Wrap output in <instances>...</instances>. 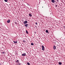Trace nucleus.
Here are the masks:
<instances>
[{
	"instance_id": "1",
	"label": "nucleus",
	"mask_w": 65,
	"mask_h": 65,
	"mask_svg": "<svg viewBox=\"0 0 65 65\" xmlns=\"http://www.w3.org/2000/svg\"><path fill=\"white\" fill-rule=\"evenodd\" d=\"M16 63H18V65H20V62H19V61L18 60H17V61H15Z\"/></svg>"
},
{
	"instance_id": "2",
	"label": "nucleus",
	"mask_w": 65,
	"mask_h": 65,
	"mask_svg": "<svg viewBox=\"0 0 65 65\" xmlns=\"http://www.w3.org/2000/svg\"><path fill=\"white\" fill-rule=\"evenodd\" d=\"M22 56H26V53H24L22 54Z\"/></svg>"
},
{
	"instance_id": "3",
	"label": "nucleus",
	"mask_w": 65,
	"mask_h": 65,
	"mask_svg": "<svg viewBox=\"0 0 65 65\" xmlns=\"http://www.w3.org/2000/svg\"><path fill=\"white\" fill-rule=\"evenodd\" d=\"M27 23H28V22L27 21H26L24 22V24H27Z\"/></svg>"
},
{
	"instance_id": "4",
	"label": "nucleus",
	"mask_w": 65,
	"mask_h": 65,
	"mask_svg": "<svg viewBox=\"0 0 65 65\" xmlns=\"http://www.w3.org/2000/svg\"><path fill=\"white\" fill-rule=\"evenodd\" d=\"M42 50L43 51V50H44V46L43 45H42Z\"/></svg>"
},
{
	"instance_id": "5",
	"label": "nucleus",
	"mask_w": 65,
	"mask_h": 65,
	"mask_svg": "<svg viewBox=\"0 0 65 65\" xmlns=\"http://www.w3.org/2000/svg\"><path fill=\"white\" fill-rule=\"evenodd\" d=\"M10 22V20L9 19L7 21V22L8 23H9Z\"/></svg>"
},
{
	"instance_id": "6",
	"label": "nucleus",
	"mask_w": 65,
	"mask_h": 65,
	"mask_svg": "<svg viewBox=\"0 0 65 65\" xmlns=\"http://www.w3.org/2000/svg\"><path fill=\"white\" fill-rule=\"evenodd\" d=\"M56 48V46H53V49L54 50H55Z\"/></svg>"
},
{
	"instance_id": "7",
	"label": "nucleus",
	"mask_w": 65,
	"mask_h": 65,
	"mask_svg": "<svg viewBox=\"0 0 65 65\" xmlns=\"http://www.w3.org/2000/svg\"><path fill=\"white\" fill-rule=\"evenodd\" d=\"M13 42L15 43H18V41H13Z\"/></svg>"
},
{
	"instance_id": "8",
	"label": "nucleus",
	"mask_w": 65,
	"mask_h": 65,
	"mask_svg": "<svg viewBox=\"0 0 65 65\" xmlns=\"http://www.w3.org/2000/svg\"><path fill=\"white\" fill-rule=\"evenodd\" d=\"M29 17H32V14L31 13H29Z\"/></svg>"
},
{
	"instance_id": "9",
	"label": "nucleus",
	"mask_w": 65,
	"mask_h": 65,
	"mask_svg": "<svg viewBox=\"0 0 65 65\" xmlns=\"http://www.w3.org/2000/svg\"><path fill=\"white\" fill-rule=\"evenodd\" d=\"M51 2L53 3H55V0H52Z\"/></svg>"
},
{
	"instance_id": "10",
	"label": "nucleus",
	"mask_w": 65,
	"mask_h": 65,
	"mask_svg": "<svg viewBox=\"0 0 65 65\" xmlns=\"http://www.w3.org/2000/svg\"><path fill=\"white\" fill-rule=\"evenodd\" d=\"M28 24H26L25 25V26L26 27H28Z\"/></svg>"
},
{
	"instance_id": "11",
	"label": "nucleus",
	"mask_w": 65,
	"mask_h": 65,
	"mask_svg": "<svg viewBox=\"0 0 65 65\" xmlns=\"http://www.w3.org/2000/svg\"><path fill=\"white\" fill-rule=\"evenodd\" d=\"M58 64L59 65H62V63L60 62H59Z\"/></svg>"
},
{
	"instance_id": "12",
	"label": "nucleus",
	"mask_w": 65,
	"mask_h": 65,
	"mask_svg": "<svg viewBox=\"0 0 65 65\" xmlns=\"http://www.w3.org/2000/svg\"><path fill=\"white\" fill-rule=\"evenodd\" d=\"M26 33H27V34H29V33L28 32V31H27V30H26Z\"/></svg>"
},
{
	"instance_id": "13",
	"label": "nucleus",
	"mask_w": 65,
	"mask_h": 65,
	"mask_svg": "<svg viewBox=\"0 0 65 65\" xmlns=\"http://www.w3.org/2000/svg\"><path fill=\"white\" fill-rule=\"evenodd\" d=\"M4 1L5 2H7L8 1V0H4Z\"/></svg>"
},
{
	"instance_id": "14",
	"label": "nucleus",
	"mask_w": 65,
	"mask_h": 65,
	"mask_svg": "<svg viewBox=\"0 0 65 65\" xmlns=\"http://www.w3.org/2000/svg\"><path fill=\"white\" fill-rule=\"evenodd\" d=\"M27 65H30V64L29 63V62L27 63Z\"/></svg>"
},
{
	"instance_id": "15",
	"label": "nucleus",
	"mask_w": 65,
	"mask_h": 65,
	"mask_svg": "<svg viewBox=\"0 0 65 65\" xmlns=\"http://www.w3.org/2000/svg\"><path fill=\"white\" fill-rule=\"evenodd\" d=\"M31 45H34V44H33V43H31Z\"/></svg>"
},
{
	"instance_id": "16",
	"label": "nucleus",
	"mask_w": 65,
	"mask_h": 65,
	"mask_svg": "<svg viewBox=\"0 0 65 65\" xmlns=\"http://www.w3.org/2000/svg\"><path fill=\"white\" fill-rule=\"evenodd\" d=\"M46 33H48V30H46Z\"/></svg>"
},
{
	"instance_id": "17",
	"label": "nucleus",
	"mask_w": 65,
	"mask_h": 65,
	"mask_svg": "<svg viewBox=\"0 0 65 65\" xmlns=\"http://www.w3.org/2000/svg\"><path fill=\"white\" fill-rule=\"evenodd\" d=\"M53 43H54V44H56V42H55V41H53Z\"/></svg>"
},
{
	"instance_id": "18",
	"label": "nucleus",
	"mask_w": 65,
	"mask_h": 65,
	"mask_svg": "<svg viewBox=\"0 0 65 65\" xmlns=\"http://www.w3.org/2000/svg\"><path fill=\"white\" fill-rule=\"evenodd\" d=\"M57 1V2H59V0H56Z\"/></svg>"
},
{
	"instance_id": "19",
	"label": "nucleus",
	"mask_w": 65,
	"mask_h": 65,
	"mask_svg": "<svg viewBox=\"0 0 65 65\" xmlns=\"http://www.w3.org/2000/svg\"><path fill=\"white\" fill-rule=\"evenodd\" d=\"M57 6H58V5H55V7H57Z\"/></svg>"
},
{
	"instance_id": "20",
	"label": "nucleus",
	"mask_w": 65,
	"mask_h": 65,
	"mask_svg": "<svg viewBox=\"0 0 65 65\" xmlns=\"http://www.w3.org/2000/svg\"><path fill=\"white\" fill-rule=\"evenodd\" d=\"M15 24H16V25L17 24V23H16V22H15Z\"/></svg>"
},
{
	"instance_id": "21",
	"label": "nucleus",
	"mask_w": 65,
	"mask_h": 65,
	"mask_svg": "<svg viewBox=\"0 0 65 65\" xmlns=\"http://www.w3.org/2000/svg\"><path fill=\"white\" fill-rule=\"evenodd\" d=\"M36 25H37V22H36Z\"/></svg>"
},
{
	"instance_id": "22",
	"label": "nucleus",
	"mask_w": 65,
	"mask_h": 65,
	"mask_svg": "<svg viewBox=\"0 0 65 65\" xmlns=\"http://www.w3.org/2000/svg\"><path fill=\"white\" fill-rule=\"evenodd\" d=\"M3 53L4 54H5V52H3Z\"/></svg>"
},
{
	"instance_id": "23",
	"label": "nucleus",
	"mask_w": 65,
	"mask_h": 65,
	"mask_svg": "<svg viewBox=\"0 0 65 65\" xmlns=\"http://www.w3.org/2000/svg\"><path fill=\"white\" fill-rule=\"evenodd\" d=\"M23 42H25V40H23Z\"/></svg>"
},
{
	"instance_id": "24",
	"label": "nucleus",
	"mask_w": 65,
	"mask_h": 65,
	"mask_svg": "<svg viewBox=\"0 0 65 65\" xmlns=\"http://www.w3.org/2000/svg\"><path fill=\"white\" fill-rule=\"evenodd\" d=\"M62 0V1H63L64 0Z\"/></svg>"
},
{
	"instance_id": "25",
	"label": "nucleus",
	"mask_w": 65,
	"mask_h": 65,
	"mask_svg": "<svg viewBox=\"0 0 65 65\" xmlns=\"http://www.w3.org/2000/svg\"><path fill=\"white\" fill-rule=\"evenodd\" d=\"M42 7V8H43V7Z\"/></svg>"
},
{
	"instance_id": "26",
	"label": "nucleus",
	"mask_w": 65,
	"mask_h": 65,
	"mask_svg": "<svg viewBox=\"0 0 65 65\" xmlns=\"http://www.w3.org/2000/svg\"><path fill=\"white\" fill-rule=\"evenodd\" d=\"M35 33H36V32H35Z\"/></svg>"
}]
</instances>
